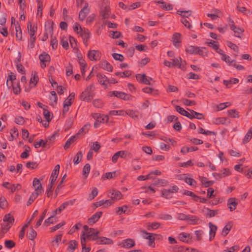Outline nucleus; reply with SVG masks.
<instances>
[{"label": "nucleus", "mask_w": 252, "mask_h": 252, "mask_svg": "<svg viewBox=\"0 0 252 252\" xmlns=\"http://www.w3.org/2000/svg\"><path fill=\"white\" fill-rule=\"evenodd\" d=\"M34 146L35 148H38L39 147L49 148L51 146V143H48V140L45 142L43 140L41 139L38 142H36Z\"/></svg>", "instance_id": "obj_25"}, {"label": "nucleus", "mask_w": 252, "mask_h": 252, "mask_svg": "<svg viewBox=\"0 0 252 252\" xmlns=\"http://www.w3.org/2000/svg\"><path fill=\"white\" fill-rule=\"evenodd\" d=\"M205 215L209 218L213 217L215 216L216 214L219 213V211L218 210H213L210 209L208 208H205Z\"/></svg>", "instance_id": "obj_27"}, {"label": "nucleus", "mask_w": 252, "mask_h": 252, "mask_svg": "<svg viewBox=\"0 0 252 252\" xmlns=\"http://www.w3.org/2000/svg\"><path fill=\"white\" fill-rule=\"evenodd\" d=\"M227 45L230 48H231L234 51L236 52H239V47L235 44L233 43L231 41H227Z\"/></svg>", "instance_id": "obj_57"}, {"label": "nucleus", "mask_w": 252, "mask_h": 252, "mask_svg": "<svg viewBox=\"0 0 252 252\" xmlns=\"http://www.w3.org/2000/svg\"><path fill=\"white\" fill-rule=\"evenodd\" d=\"M85 232H82L81 234V243L82 246V252H89L91 250L90 247H86V241L85 238Z\"/></svg>", "instance_id": "obj_16"}, {"label": "nucleus", "mask_w": 252, "mask_h": 252, "mask_svg": "<svg viewBox=\"0 0 252 252\" xmlns=\"http://www.w3.org/2000/svg\"><path fill=\"white\" fill-rule=\"evenodd\" d=\"M51 43L50 44L52 46L53 50H55L58 47V40L56 36H51Z\"/></svg>", "instance_id": "obj_45"}, {"label": "nucleus", "mask_w": 252, "mask_h": 252, "mask_svg": "<svg viewBox=\"0 0 252 252\" xmlns=\"http://www.w3.org/2000/svg\"><path fill=\"white\" fill-rule=\"evenodd\" d=\"M168 183L167 180L162 179H158L153 183L154 186H157L160 185L162 186H164L166 185Z\"/></svg>", "instance_id": "obj_44"}, {"label": "nucleus", "mask_w": 252, "mask_h": 252, "mask_svg": "<svg viewBox=\"0 0 252 252\" xmlns=\"http://www.w3.org/2000/svg\"><path fill=\"white\" fill-rule=\"evenodd\" d=\"M82 153L81 151L78 152L73 159V162L75 164H78L82 159Z\"/></svg>", "instance_id": "obj_50"}, {"label": "nucleus", "mask_w": 252, "mask_h": 252, "mask_svg": "<svg viewBox=\"0 0 252 252\" xmlns=\"http://www.w3.org/2000/svg\"><path fill=\"white\" fill-rule=\"evenodd\" d=\"M100 53L98 50H90L87 55L90 60L97 61L100 58Z\"/></svg>", "instance_id": "obj_7"}, {"label": "nucleus", "mask_w": 252, "mask_h": 252, "mask_svg": "<svg viewBox=\"0 0 252 252\" xmlns=\"http://www.w3.org/2000/svg\"><path fill=\"white\" fill-rule=\"evenodd\" d=\"M81 226L82 224L80 222L76 223L69 230L68 234H72L76 231V230L79 229Z\"/></svg>", "instance_id": "obj_54"}, {"label": "nucleus", "mask_w": 252, "mask_h": 252, "mask_svg": "<svg viewBox=\"0 0 252 252\" xmlns=\"http://www.w3.org/2000/svg\"><path fill=\"white\" fill-rule=\"evenodd\" d=\"M198 149V148L195 146H192L191 147L184 146L181 149V152L183 154H185L186 153L195 151Z\"/></svg>", "instance_id": "obj_31"}, {"label": "nucleus", "mask_w": 252, "mask_h": 252, "mask_svg": "<svg viewBox=\"0 0 252 252\" xmlns=\"http://www.w3.org/2000/svg\"><path fill=\"white\" fill-rule=\"evenodd\" d=\"M176 110L182 115L186 116L190 119H193L194 117L192 116L191 114L189 113L183 108L178 105L176 106Z\"/></svg>", "instance_id": "obj_18"}, {"label": "nucleus", "mask_w": 252, "mask_h": 252, "mask_svg": "<svg viewBox=\"0 0 252 252\" xmlns=\"http://www.w3.org/2000/svg\"><path fill=\"white\" fill-rule=\"evenodd\" d=\"M138 114L139 113L137 111L131 110H127L125 112V115H127L133 119H138Z\"/></svg>", "instance_id": "obj_29"}, {"label": "nucleus", "mask_w": 252, "mask_h": 252, "mask_svg": "<svg viewBox=\"0 0 252 252\" xmlns=\"http://www.w3.org/2000/svg\"><path fill=\"white\" fill-rule=\"evenodd\" d=\"M227 118L225 117H220L215 119L214 123L216 125L224 124Z\"/></svg>", "instance_id": "obj_59"}, {"label": "nucleus", "mask_w": 252, "mask_h": 252, "mask_svg": "<svg viewBox=\"0 0 252 252\" xmlns=\"http://www.w3.org/2000/svg\"><path fill=\"white\" fill-rule=\"evenodd\" d=\"M94 97V93H90L86 91H83L80 95V99L82 101L89 102Z\"/></svg>", "instance_id": "obj_10"}, {"label": "nucleus", "mask_w": 252, "mask_h": 252, "mask_svg": "<svg viewBox=\"0 0 252 252\" xmlns=\"http://www.w3.org/2000/svg\"><path fill=\"white\" fill-rule=\"evenodd\" d=\"M54 218H55V215L53 214V215L51 216V217H50L49 218H48L47 219H46L45 220V221L44 222V225L46 226H48L50 224L53 223Z\"/></svg>", "instance_id": "obj_64"}, {"label": "nucleus", "mask_w": 252, "mask_h": 252, "mask_svg": "<svg viewBox=\"0 0 252 252\" xmlns=\"http://www.w3.org/2000/svg\"><path fill=\"white\" fill-rule=\"evenodd\" d=\"M136 77L137 80L145 85H151V83L149 81V79H148V77L146 76V75L145 74H138L136 75Z\"/></svg>", "instance_id": "obj_14"}, {"label": "nucleus", "mask_w": 252, "mask_h": 252, "mask_svg": "<svg viewBox=\"0 0 252 252\" xmlns=\"http://www.w3.org/2000/svg\"><path fill=\"white\" fill-rule=\"evenodd\" d=\"M3 220L4 222L10 223V224L12 225L14 221V218L11 216L10 214H7L4 216Z\"/></svg>", "instance_id": "obj_41"}, {"label": "nucleus", "mask_w": 252, "mask_h": 252, "mask_svg": "<svg viewBox=\"0 0 252 252\" xmlns=\"http://www.w3.org/2000/svg\"><path fill=\"white\" fill-rule=\"evenodd\" d=\"M109 94V96H114L124 100H130L132 97V96L130 94H126L122 92H118L116 91L110 92Z\"/></svg>", "instance_id": "obj_2"}, {"label": "nucleus", "mask_w": 252, "mask_h": 252, "mask_svg": "<svg viewBox=\"0 0 252 252\" xmlns=\"http://www.w3.org/2000/svg\"><path fill=\"white\" fill-rule=\"evenodd\" d=\"M102 215V212H97L94 213L91 217L88 219V223L89 225H92L95 223L101 217Z\"/></svg>", "instance_id": "obj_11"}, {"label": "nucleus", "mask_w": 252, "mask_h": 252, "mask_svg": "<svg viewBox=\"0 0 252 252\" xmlns=\"http://www.w3.org/2000/svg\"><path fill=\"white\" fill-rule=\"evenodd\" d=\"M91 126V125L90 124H87L86 125H85L78 131V133H77L76 134H78V135L79 134H80L81 133H87L90 127Z\"/></svg>", "instance_id": "obj_46"}, {"label": "nucleus", "mask_w": 252, "mask_h": 252, "mask_svg": "<svg viewBox=\"0 0 252 252\" xmlns=\"http://www.w3.org/2000/svg\"><path fill=\"white\" fill-rule=\"evenodd\" d=\"M4 245L8 249H12L15 246V243L12 240H6L4 242Z\"/></svg>", "instance_id": "obj_60"}, {"label": "nucleus", "mask_w": 252, "mask_h": 252, "mask_svg": "<svg viewBox=\"0 0 252 252\" xmlns=\"http://www.w3.org/2000/svg\"><path fill=\"white\" fill-rule=\"evenodd\" d=\"M91 169L90 164H86L83 168V176L84 178H86L88 176Z\"/></svg>", "instance_id": "obj_39"}, {"label": "nucleus", "mask_w": 252, "mask_h": 252, "mask_svg": "<svg viewBox=\"0 0 252 252\" xmlns=\"http://www.w3.org/2000/svg\"><path fill=\"white\" fill-rule=\"evenodd\" d=\"M185 182L191 186H195L196 182L195 180L191 178L185 177L184 179Z\"/></svg>", "instance_id": "obj_55"}, {"label": "nucleus", "mask_w": 252, "mask_h": 252, "mask_svg": "<svg viewBox=\"0 0 252 252\" xmlns=\"http://www.w3.org/2000/svg\"><path fill=\"white\" fill-rule=\"evenodd\" d=\"M33 186L35 188V191L42 192L43 188L40 183V180L37 178H34L33 181Z\"/></svg>", "instance_id": "obj_21"}, {"label": "nucleus", "mask_w": 252, "mask_h": 252, "mask_svg": "<svg viewBox=\"0 0 252 252\" xmlns=\"http://www.w3.org/2000/svg\"><path fill=\"white\" fill-rule=\"evenodd\" d=\"M11 138L9 139L10 141H12L18 136L19 133L17 128H14L11 130L10 132Z\"/></svg>", "instance_id": "obj_63"}, {"label": "nucleus", "mask_w": 252, "mask_h": 252, "mask_svg": "<svg viewBox=\"0 0 252 252\" xmlns=\"http://www.w3.org/2000/svg\"><path fill=\"white\" fill-rule=\"evenodd\" d=\"M178 238L183 242L189 243L192 237L190 234L182 232L179 234Z\"/></svg>", "instance_id": "obj_13"}, {"label": "nucleus", "mask_w": 252, "mask_h": 252, "mask_svg": "<svg viewBox=\"0 0 252 252\" xmlns=\"http://www.w3.org/2000/svg\"><path fill=\"white\" fill-rule=\"evenodd\" d=\"M115 75H120L122 77H127L131 75V72L130 70H126L123 72H117L115 73Z\"/></svg>", "instance_id": "obj_48"}, {"label": "nucleus", "mask_w": 252, "mask_h": 252, "mask_svg": "<svg viewBox=\"0 0 252 252\" xmlns=\"http://www.w3.org/2000/svg\"><path fill=\"white\" fill-rule=\"evenodd\" d=\"M27 28L28 32L30 34V37L35 36L34 34L37 29V26H35L34 25L33 26H32V23L31 22H29L28 24Z\"/></svg>", "instance_id": "obj_24"}, {"label": "nucleus", "mask_w": 252, "mask_h": 252, "mask_svg": "<svg viewBox=\"0 0 252 252\" xmlns=\"http://www.w3.org/2000/svg\"><path fill=\"white\" fill-rule=\"evenodd\" d=\"M126 111L124 110H112L109 113L110 115L125 116Z\"/></svg>", "instance_id": "obj_52"}, {"label": "nucleus", "mask_w": 252, "mask_h": 252, "mask_svg": "<svg viewBox=\"0 0 252 252\" xmlns=\"http://www.w3.org/2000/svg\"><path fill=\"white\" fill-rule=\"evenodd\" d=\"M232 226V224L231 222H228L223 228L222 235H223V236H226L228 234L229 231L231 230Z\"/></svg>", "instance_id": "obj_32"}, {"label": "nucleus", "mask_w": 252, "mask_h": 252, "mask_svg": "<svg viewBox=\"0 0 252 252\" xmlns=\"http://www.w3.org/2000/svg\"><path fill=\"white\" fill-rule=\"evenodd\" d=\"M43 115L47 122H49L51 121L52 119L50 118V112L45 108H43Z\"/></svg>", "instance_id": "obj_58"}, {"label": "nucleus", "mask_w": 252, "mask_h": 252, "mask_svg": "<svg viewBox=\"0 0 252 252\" xmlns=\"http://www.w3.org/2000/svg\"><path fill=\"white\" fill-rule=\"evenodd\" d=\"M238 202H236V199L234 197L230 198L227 200V205L230 211H233L236 208Z\"/></svg>", "instance_id": "obj_15"}, {"label": "nucleus", "mask_w": 252, "mask_h": 252, "mask_svg": "<svg viewBox=\"0 0 252 252\" xmlns=\"http://www.w3.org/2000/svg\"><path fill=\"white\" fill-rule=\"evenodd\" d=\"M160 7L165 10H170L173 9L172 4L170 3L166 4L164 1L161 4Z\"/></svg>", "instance_id": "obj_53"}, {"label": "nucleus", "mask_w": 252, "mask_h": 252, "mask_svg": "<svg viewBox=\"0 0 252 252\" xmlns=\"http://www.w3.org/2000/svg\"><path fill=\"white\" fill-rule=\"evenodd\" d=\"M98 82L103 86H107V77L101 73H98L96 75Z\"/></svg>", "instance_id": "obj_22"}, {"label": "nucleus", "mask_w": 252, "mask_h": 252, "mask_svg": "<svg viewBox=\"0 0 252 252\" xmlns=\"http://www.w3.org/2000/svg\"><path fill=\"white\" fill-rule=\"evenodd\" d=\"M78 138V134H76L74 135L71 136L65 142L64 148L65 150L68 149L70 147L71 143L74 142Z\"/></svg>", "instance_id": "obj_23"}, {"label": "nucleus", "mask_w": 252, "mask_h": 252, "mask_svg": "<svg viewBox=\"0 0 252 252\" xmlns=\"http://www.w3.org/2000/svg\"><path fill=\"white\" fill-rule=\"evenodd\" d=\"M230 174L229 170L228 169L225 168L222 171L221 173H213L214 177L216 176H219V179L225 177Z\"/></svg>", "instance_id": "obj_33"}, {"label": "nucleus", "mask_w": 252, "mask_h": 252, "mask_svg": "<svg viewBox=\"0 0 252 252\" xmlns=\"http://www.w3.org/2000/svg\"><path fill=\"white\" fill-rule=\"evenodd\" d=\"M197 50L196 55H199L203 57L207 56L208 52L205 48L198 47Z\"/></svg>", "instance_id": "obj_37"}, {"label": "nucleus", "mask_w": 252, "mask_h": 252, "mask_svg": "<svg viewBox=\"0 0 252 252\" xmlns=\"http://www.w3.org/2000/svg\"><path fill=\"white\" fill-rule=\"evenodd\" d=\"M132 154L128 151H120L116 152L112 158V161L116 163L118 161L119 157L124 159H129L132 158Z\"/></svg>", "instance_id": "obj_1"}, {"label": "nucleus", "mask_w": 252, "mask_h": 252, "mask_svg": "<svg viewBox=\"0 0 252 252\" xmlns=\"http://www.w3.org/2000/svg\"><path fill=\"white\" fill-rule=\"evenodd\" d=\"M97 243L98 244L109 245L113 244V242L111 239L104 237H99Z\"/></svg>", "instance_id": "obj_26"}, {"label": "nucleus", "mask_w": 252, "mask_h": 252, "mask_svg": "<svg viewBox=\"0 0 252 252\" xmlns=\"http://www.w3.org/2000/svg\"><path fill=\"white\" fill-rule=\"evenodd\" d=\"M53 25L54 23L53 22H48L45 25V32L49 34L51 36H53Z\"/></svg>", "instance_id": "obj_20"}, {"label": "nucleus", "mask_w": 252, "mask_h": 252, "mask_svg": "<svg viewBox=\"0 0 252 252\" xmlns=\"http://www.w3.org/2000/svg\"><path fill=\"white\" fill-rule=\"evenodd\" d=\"M197 47H198L197 46L190 45V46H188L186 48V52H187L188 53H189L190 54L196 55Z\"/></svg>", "instance_id": "obj_35"}, {"label": "nucleus", "mask_w": 252, "mask_h": 252, "mask_svg": "<svg viewBox=\"0 0 252 252\" xmlns=\"http://www.w3.org/2000/svg\"><path fill=\"white\" fill-rule=\"evenodd\" d=\"M192 13L191 10H187V11H183V10H178L177 14L180 15L182 17V18H188L191 15Z\"/></svg>", "instance_id": "obj_36"}, {"label": "nucleus", "mask_w": 252, "mask_h": 252, "mask_svg": "<svg viewBox=\"0 0 252 252\" xmlns=\"http://www.w3.org/2000/svg\"><path fill=\"white\" fill-rule=\"evenodd\" d=\"M119 245L122 248L129 249L134 246L135 242L133 239L128 238L123 240Z\"/></svg>", "instance_id": "obj_8"}, {"label": "nucleus", "mask_w": 252, "mask_h": 252, "mask_svg": "<svg viewBox=\"0 0 252 252\" xmlns=\"http://www.w3.org/2000/svg\"><path fill=\"white\" fill-rule=\"evenodd\" d=\"M110 8L108 6H105L104 9L100 12V15L104 19H108L109 17Z\"/></svg>", "instance_id": "obj_34"}, {"label": "nucleus", "mask_w": 252, "mask_h": 252, "mask_svg": "<svg viewBox=\"0 0 252 252\" xmlns=\"http://www.w3.org/2000/svg\"><path fill=\"white\" fill-rule=\"evenodd\" d=\"M39 59L40 61V65L42 68H45L46 66V63H49L50 61V56L45 52L40 54L39 56Z\"/></svg>", "instance_id": "obj_5"}, {"label": "nucleus", "mask_w": 252, "mask_h": 252, "mask_svg": "<svg viewBox=\"0 0 252 252\" xmlns=\"http://www.w3.org/2000/svg\"><path fill=\"white\" fill-rule=\"evenodd\" d=\"M188 110L191 113V116L194 117L193 118H196L199 120L203 119L204 117L202 114L196 112L191 109H188Z\"/></svg>", "instance_id": "obj_43"}, {"label": "nucleus", "mask_w": 252, "mask_h": 252, "mask_svg": "<svg viewBox=\"0 0 252 252\" xmlns=\"http://www.w3.org/2000/svg\"><path fill=\"white\" fill-rule=\"evenodd\" d=\"M127 209V206L124 205L122 207H119L116 209V213L119 215H121L123 213H125Z\"/></svg>", "instance_id": "obj_61"}, {"label": "nucleus", "mask_w": 252, "mask_h": 252, "mask_svg": "<svg viewBox=\"0 0 252 252\" xmlns=\"http://www.w3.org/2000/svg\"><path fill=\"white\" fill-rule=\"evenodd\" d=\"M232 31L234 32L235 35L239 38H241V36L243 35V33L244 32V30L243 28L237 27H236V29Z\"/></svg>", "instance_id": "obj_49"}, {"label": "nucleus", "mask_w": 252, "mask_h": 252, "mask_svg": "<svg viewBox=\"0 0 252 252\" xmlns=\"http://www.w3.org/2000/svg\"><path fill=\"white\" fill-rule=\"evenodd\" d=\"M1 231L5 233H6L9 229L10 228L12 224H10V223H7L4 222L3 223L1 224Z\"/></svg>", "instance_id": "obj_47"}, {"label": "nucleus", "mask_w": 252, "mask_h": 252, "mask_svg": "<svg viewBox=\"0 0 252 252\" xmlns=\"http://www.w3.org/2000/svg\"><path fill=\"white\" fill-rule=\"evenodd\" d=\"M110 194V197L115 202L117 200H120L122 197V194L121 192L115 189H112L109 191Z\"/></svg>", "instance_id": "obj_9"}, {"label": "nucleus", "mask_w": 252, "mask_h": 252, "mask_svg": "<svg viewBox=\"0 0 252 252\" xmlns=\"http://www.w3.org/2000/svg\"><path fill=\"white\" fill-rule=\"evenodd\" d=\"M252 138V127H251L243 139V143H246L250 141Z\"/></svg>", "instance_id": "obj_40"}, {"label": "nucleus", "mask_w": 252, "mask_h": 252, "mask_svg": "<svg viewBox=\"0 0 252 252\" xmlns=\"http://www.w3.org/2000/svg\"><path fill=\"white\" fill-rule=\"evenodd\" d=\"M78 246V242L75 240H71L67 247L68 252H73Z\"/></svg>", "instance_id": "obj_28"}, {"label": "nucleus", "mask_w": 252, "mask_h": 252, "mask_svg": "<svg viewBox=\"0 0 252 252\" xmlns=\"http://www.w3.org/2000/svg\"><path fill=\"white\" fill-rule=\"evenodd\" d=\"M99 65L101 68L108 71L112 72L113 71L112 65L106 61H101Z\"/></svg>", "instance_id": "obj_19"}, {"label": "nucleus", "mask_w": 252, "mask_h": 252, "mask_svg": "<svg viewBox=\"0 0 252 252\" xmlns=\"http://www.w3.org/2000/svg\"><path fill=\"white\" fill-rule=\"evenodd\" d=\"M92 117L94 119L102 123H107L109 120V117L107 115H102L97 113L93 114Z\"/></svg>", "instance_id": "obj_12"}, {"label": "nucleus", "mask_w": 252, "mask_h": 252, "mask_svg": "<svg viewBox=\"0 0 252 252\" xmlns=\"http://www.w3.org/2000/svg\"><path fill=\"white\" fill-rule=\"evenodd\" d=\"M90 11V8L89 7L88 3H85V5L79 12L78 17L79 20L81 21H84L87 15L89 13Z\"/></svg>", "instance_id": "obj_4"}, {"label": "nucleus", "mask_w": 252, "mask_h": 252, "mask_svg": "<svg viewBox=\"0 0 252 252\" xmlns=\"http://www.w3.org/2000/svg\"><path fill=\"white\" fill-rule=\"evenodd\" d=\"M80 35L83 39V43L86 46H88V42L91 37V32L88 29L80 27Z\"/></svg>", "instance_id": "obj_3"}, {"label": "nucleus", "mask_w": 252, "mask_h": 252, "mask_svg": "<svg viewBox=\"0 0 252 252\" xmlns=\"http://www.w3.org/2000/svg\"><path fill=\"white\" fill-rule=\"evenodd\" d=\"M160 225V224L159 222H152L148 225V229L149 230H150L152 229H157L159 227Z\"/></svg>", "instance_id": "obj_62"}, {"label": "nucleus", "mask_w": 252, "mask_h": 252, "mask_svg": "<svg viewBox=\"0 0 252 252\" xmlns=\"http://www.w3.org/2000/svg\"><path fill=\"white\" fill-rule=\"evenodd\" d=\"M182 59L180 57L179 60L178 59H172V62L168 61H165L164 62V64L168 67H174L177 66L179 68H181V61Z\"/></svg>", "instance_id": "obj_6"}, {"label": "nucleus", "mask_w": 252, "mask_h": 252, "mask_svg": "<svg viewBox=\"0 0 252 252\" xmlns=\"http://www.w3.org/2000/svg\"><path fill=\"white\" fill-rule=\"evenodd\" d=\"M191 224H197L199 223V218L195 216H189V219Z\"/></svg>", "instance_id": "obj_56"}, {"label": "nucleus", "mask_w": 252, "mask_h": 252, "mask_svg": "<svg viewBox=\"0 0 252 252\" xmlns=\"http://www.w3.org/2000/svg\"><path fill=\"white\" fill-rule=\"evenodd\" d=\"M37 236L36 232L33 229L32 227L30 228V231L27 234V237L31 240H33Z\"/></svg>", "instance_id": "obj_42"}, {"label": "nucleus", "mask_w": 252, "mask_h": 252, "mask_svg": "<svg viewBox=\"0 0 252 252\" xmlns=\"http://www.w3.org/2000/svg\"><path fill=\"white\" fill-rule=\"evenodd\" d=\"M16 80V76L11 72L8 76V78L6 81V85L8 88L9 89L13 86V81Z\"/></svg>", "instance_id": "obj_30"}, {"label": "nucleus", "mask_w": 252, "mask_h": 252, "mask_svg": "<svg viewBox=\"0 0 252 252\" xmlns=\"http://www.w3.org/2000/svg\"><path fill=\"white\" fill-rule=\"evenodd\" d=\"M208 225L210 228L209 234L210 235L213 234V237L214 238L215 236L216 232L217 230V227L216 225L213 224L211 222H209Z\"/></svg>", "instance_id": "obj_38"}, {"label": "nucleus", "mask_w": 252, "mask_h": 252, "mask_svg": "<svg viewBox=\"0 0 252 252\" xmlns=\"http://www.w3.org/2000/svg\"><path fill=\"white\" fill-rule=\"evenodd\" d=\"M181 34L179 32H175L172 36V41L174 45L176 47H179L181 42Z\"/></svg>", "instance_id": "obj_17"}, {"label": "nucleus", "mask_w": 252, "mask_h": 252, "mask_svg": "<svg viewBox=\"0 0 252 252\" xmlns=\"http://www.w3.org/2000/svg\"><path fill=\"white\" fill-rule=\"evenodd\" d=\"M228 115L232 118H239L238 112L235 109H230L227 111Z\"/></svg>", "instance_id": "obj_51"}]
</instances>
